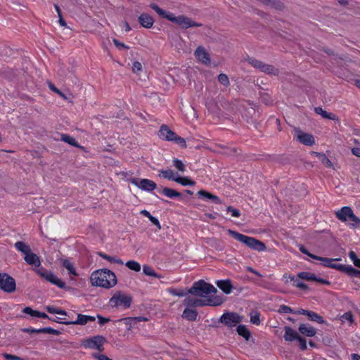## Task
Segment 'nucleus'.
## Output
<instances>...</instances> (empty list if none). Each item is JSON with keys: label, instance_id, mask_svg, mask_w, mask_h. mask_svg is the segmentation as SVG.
I'll list each match as a JSON object with an SVG mask.
<instances>
[{"label": "nucleus", "instance_id": "nucleus-1", "mask_svg": "<svg viewBox=\"0 0 360 360\" xmlns=\"http://www.w3.org/2000/svg\"><path fill=\"white\" fill-rule=\"evenodd\" d=\"M90 281L93 286L101 287L105 289L114 287L117 283L115 273L108 269H101L93 271L90 276Z\"/></svg>", "mask_w": 360, "mask_h": 360}, {"label": "nucleus", "instance_id": "nucleus-2", "mask_svg": "<svg viewBox=\"0 0 360 360\" xmlns=\"http://www.w3.org/2000/svg\"><path fill=\"white\" fill-rule=\"evenodd\" d=\"M150 7L154 10L159 15L177 24L182 29H188L191 27H201L202 25L201 23L196 22L192 20L191 18L185 15L175 16L172 13H169L162 9L156 4H150Z\"/></svg>", "mask_w": 360, "mask_h": 360}, {"label": "nucleus", "instance_id": "nucleus-3", "mask_svg": "<svg viewBox=\"0 0 360 360\" xmlns=\"http://www.w3.org/2000/svg\"><path fill=\"white\" fill-rule=\"evenodd\" d=\"M228 233L233 238L243 243L253 250L262 252L266 250V245L265 243L255 238L243 235L231 229H229Z\"/></svg>", "mask_w": 360, "mask_h": 360}, {"label": "nucleus", "instance_id": "nucleus-4", "mask_svg": "<svg viewBox=\"0 0 360 360\" xmlns=\"http://www.w3.org/2000/svg\"><path fill=\"white\" fill-rule=\"evenodd\" d=\"M14 247L18 251L25 255L24 260L27 264L34 266L35 267L40 266L41 261L39 257L32 252L29 245L23 241H17L14 244Z\"/></svg>", "mask_w": 360, "mask_h": 360}, {"label": "nucleus", "instance_id": "nucleus-5", "mask_svg": "<svg viewBox=\"0 0 360 360\" xmlns=\"http://www.w3.org/2000/svg\"><path fill=\"white\" fill-rule=\"evenodd\" d=\"M217 292V288L204 280L195 282L192 287L188 290V293L198 297H206L211 293L215 294Z\"/></svg>", "mask_w": 360, "mask_h": 360}, {"label": "nucleus", "instance_id": "nucleus-6", "mask_svg": "<svg viewBox=\"0 0 360 360\" xmlns=\"http://www.w3.org/2000/svg\"><path fill=\"white\" fill-rule=\"evenodd\" d=\"M246 103L248 106L243 105L244 112L243 116L245 118L247 123L253 125L257 129L258 124L257 120L259 117L258 106L251 101H247Z\"/></svg>", "mask_w": 360, "mask_h": 360}, {"label": "nucleus", "instance_id": "nucleus-7", "mask_svg": "<svg viewBox=\"0 0 360 360\" xmlns=\"http://www.w3.org/2000/svg\"><path fill=\"white\" fill-rule=\"evenodd\" d=\"M107 342L106 338L103 335H96L82 340L81 345L85 348L97 349L100 352L104 350L103 345Z\"/></svg>", "mask_w": 360, "mask_h": 360}, {"label": "nucleus", "instance_id": "nucleus-8", "mask_svg": "<svg viewBox=\"0 0 360 360\" xmlns=\"http://www.w3.org/2000/svg\"><path fill=\"white\" fill-rule=\"evenodd\" d=\"M246 60L255 68L259 70L262 72L271 75H278L279 74V70L272 65L266 64L261 60L249 56Z\"/></svg>", "mask_w": 360, "mask_h": 360}, {"label": "nucleus", "instance_id": "nucleus-9", "mask_svg": "<svg viewBox=\"0 0 360 360\" xmlns=\"http://www.w3.org/2000/svg\"><path fill=\"white\" fill-rule=\"evenodd\" d=\"M132 302V297L130 295H123L120 291H117L110 299L109 303L112 307H117L123 304L125 309L129 308Z\"/></svg>", "mask_w": 360, "mask_h": 360}, {"label": "nucleus", "instance_id": "nucleus-10", "mask_svg": "<svg viewBox=\"0 0 360 360\" xmlns=\"http://www.w3.org/2000/svg\"><path fill=\"white\" fill-rule=\"evenodd\" d=\"M243 316L236 312L227 311L222 314L219 319V322L224 324L229 328H233L237 324L241 323Z\"/></svg>", "mask_w": 360, "mask_h": 360}, {"label": "nucleus", "instance_id": "nucleus-11", "mask_svg": "<svg viewBox=\"0 0 360 360\" xmlns=\"http://www.w3.org/2000/svg\"><path fill=\"white\" fill-rule=\"evenodd\" d=\"M338 219L342 221H346L347 219L360 225V219L353 212L352 208L349 206H345L335 212Z\"/></svg>", "mask_w": 360, "mask_h": 360}, {"label": "nucleus", "instance_id": "nucleus-12", "mask_svg": "<svg viewBox=\"0 0 360 360\" xmlns=\"http://www.w3.org/2000/svg\"><path fill=\"white\" fill-rule=\"evenodd\" d=\"M129 181L146 191H153L157 188V184L153 181L147 179L131 178Z\"/></svg>", "mask_w": 360, "mask_h": 360}, {"label": "nucleus", "instance_id": "nucleus-13", "mask_svg": "<svg viewBox=\"0 0 360 360\" xmlns=\"http://www.w3.org/2000/svg\"><path fill=\"white\" fill-rule=\"evenodd\" d=\"M1 290L7 293H13L16 290L15 280L6 273H1Z\"/></svg>", "mask_w": 360, "mask_h": 360}, {"label": "nucleus", "instance_id": "nucleus-14", "mask_svg": "<svg viewBox=\"0 0 360 360\" xmlns=\"http://www.w3.org/2000/svg\"><path fill=\"white\" fill-rule=\"evenodd\" d=\"M314 259L321 261L323 262V265L326 267H329L331 269H334L336 270H338L340 271H342L341 267L343 266V264H333V262L334 261H340V258H335V259H330L328 257H323L320 256L314 257Z\"/></svg>", "mask_w": 360, "mask_h": 360}, {"label": "nucleus", "instance_id": "nucleus-15", "mask_svg": "<svg viewBox=\"0 0 360 360\" xmlns=\"http://www.w3.org/2000/svg\"><path fill=\"white\" fill-rule=\"evenodd\" d=\"M95 320H96L95 316L78 314L77 320L65 321L64 322H61V323L65 324V325H82V326H84V325H86L88 321H94Z\"/></svg>", "mask_w": 360, "mask_h": 360}, {"label": "nucleus", "instance_id": "nucleus-16", "mask_svg": "<svg viewBox=\"0 0 360 360\" xmlns=\"http://www.w3.org/2000/svg\"><path fill=\"white\" fill-rule=\"evenodd\" d=\"M195 56L197 59L206 65H209L211 63L210 53L204 49V47L200 46L195 51Z\"/></svg>", "mask_w": 360, "mask_h": 360}, {"label": "nucleus", "instance_id": "nucleus-17", "mask_svg": "<svg viewBox=\"0 0 360 360\" xmlns=\"http://www.w3.org/2000/svg\"><path fill=\"white\" fill-rule=\"evenodd\" d=\"M298 313L301 315L307 316L309 320L311 321H315L321 324L326 323V321L323 318L315 311L300 309L298 310Z\"/></svg>", "mask_w": 360, "mask_h": 360}, {"label": "nucleus", "instance_id": "nucleus-18", "mask_svg": "<svg viewBox=\"0 0 360 360\" xmlns=\"http://www.w3.org/2000/svg\"><path fill=\"white\" fill-rule=\"evenodd\" d=\"M297 140L302 144L308 146H311L315 143V140L312 134L304 133L301 130H297Z\"/></svg>", "mask_w": 360, "mask_h": 360}, {"label": "nucleus", "instance_id": "nucleus-19", "mask_svg": "<svg viewBox=\"0 0 360 360\" xmlns=\"http://www.w3.org/2000/svg\"><path fill=\"white\" fill-rule=\"evenodd\" d=\"M176 133L170 129L167 124H162L158 131V136L167 141H172Z\"/></svg>", "mask_w": 360, "mask_h": 360}, {"label": "nucleus", "instance_id": "nucleus-20", "mask_svg": "<svg viewBox=\"0 0 360 360\" xmlns=\"http://www.w3.org/2000/svg\"><path fill=\"white\" fill-rule=\"evenodd\" d=\"M183 304L188 307H191L194 309L197 307H205L207 306V303L205 300L198 299V298H191L188 297L185 298L183 301Z\"/></svg>", "mask_w": 360, "mask_h": 360}, {"label": "nucleus", "instance_id": "nucleus-21", "mask_svg": "<svg viewBox=\"0 0 360 360\" xmlns=\"http://www.w3.org/2000/svg\"><path fill=\"white\" fill-rule=\"evenodd\" d=\"M216 285L220 290H222L223 292L226 295H229L233 288L231 281L230 279L219 280L216 282Z\"/></svg>", "mask_w": 360, "mask_h": 360}, {"label": "nucleus", "instance_id": "nucleus-22", "mask_svg": "<svg viewBox=\"0 0 360 360\" xmlns=\"http://www.w3.org/2000/svg\"><path fill=\"white\" fill-rule=\"evenodd\" d=\"M283 329L285 330L283 338L287 342H292L294 340H297L298 338L300 335L296 330H295L290 326H285Z\"/></svg>", "mask_w": 360, "mask_h": 360}, {"label": "nucleus", "instance_id": "nucleus-23", "mask_svg": "<svg viewBox=\"0 0 360 360\" xmlns=\"http://www.w3.org/2000/svg\"><path fill=\"white\" fill-rule=\"evenodd\" d=\"M146 321L148 319L144 316L127 317L120 319L118 321H122L125 325L128 326L127 330H131L132 325L140 321Z\"/></svg>", "mask_w": 360, "mask_h": 360}, {"label": "nucleus", "instance_id": "nucleus-24", "mask_svg": "<svg viewBox=\"0 0 360 360\" xmlns=\"http://www.w3.org/2000/svg\"><path fill=\"white\" fill-rule=\"evenodd\" d=\"M198 313L195 309L186 307L183 311L181 317L188 321H195L197 320Z\"/></svg>", "mask_w": 360, "mask_h": 360}, {"label": "nucleus", "instance_id": "nucleus-25", "mask_svg": "<svg viewBox=\"0 0 360 360\" xmlns=\"http://www.w3.org/2000/svg\"><path fill=\"white\" fill-rule=\"evenodd\" d=\"M139 22L142 27L150 28L154 23V20L151 15L144 13L139 17Z\"/></svg>", "mask_w": 360, "mask_h": 360}, {"label": "nucleus", "instance_id": "nucleus-26", "mask_svg": "<svg viewBox=\"0 0 360 360\" xmlns=\"http://www.w3.org/2000/svg\"><path fill=\"white\" fill-rule=\"evenodd\" d=\"M1 74L4 77L9 81H14L18 78V72L17 70L10 68L8 67L4 68V70L1 71Z\"/></svg>", "mask_w": 360, "mask_h": 360}, {"label": "nucleus", "instance_id": "nucleus-27", "mask_svg": "<svg viewBox=\"0 0 360 360\" xmlns=\"http://www.w3.org/2000/svg\"><path fill=\"white\" fill-rule=\"evenodd\" d=\"M198 195H199V197L210 200L216 204L221 203V200L217 195H214L212 193H210L205 190L199 191L198 192Z\"/></svg>", "mask_w": 360, "mask_h": 360}, {"label": "nucleus", "instance_id": "nucleus-28", "mask_svg": "<svg viewBox=\"0 0 360 360\" xmlns=\"http://www.w3.org/2000/svg\"><path fill=\"white\" fill-rule=\"evenodd\" d=\"M46 281L53 285H57L58 288H60L61 289L68 288L65 285V283L62 281L60 278H58L52 272H49V276L46 278Z\"/></svg>", "mask_w": 360, "mask_h": 360}, {"label": "nucleus", "instance_id": "nucleus-29", "mask_svg": "<svg viewBox=\"0 0 360 360\" xmlns=\"http://www.w3.org/2000/svg\"><path fill=\"white\" fill-rule=\"evenodd\" d=\"M311 155H314L317 157L323 165H325V167L328 168H332L333 167V165L332 162L328 158V157L326 155V154L319 152L312 151L311 152Z\"/></svg>", "mask_w": 360, "mask_h": 360}, {"label": "nucleus", "instance_id": "nucleus-30", "mask_svg": "<svg viewBox=\"0 0 360 360\" xmlns=\"http://www.w3.org/2000/svg\"><path fill=\"white\" fill-rule=\"evenodd\" d=\"M341 272L346 274L350 277L360 278V270L356 269L352 266H347L343 264V266L341 267Z\"/></svg>", "mask_w": 360, "mask_h": 360}, {"label": "nucleus", "instance_id": "nucleus-31", "mask_svg": "<svg viewBox=\"0 0 360 360\" xmlns=\"http://www.w3.org/2000/svg\"><path fill=\"white\" fill-rule=\"evenodd\" d=\"M298 330L300 333L307 337H314L316 333V330L314 328L307 327L304 323H301Z\"/></svg>", "mask_w": 360, "mask_h": 360}, {"label": "nucleus", "instance_id": "nucleus-32", "mask_svg": "<svg viewBox=\"0 0 360 360\" xmlns=\"http://www.w3.org/2000/svg\"><path fill=\"white\" fill-rule=\"evenodd\" d=\"M314 111L316 113L321 115L323 118L336 121L339 120L338 117L336 115L328 112L327 111L323 110L321 107H316L314 108Z\"/></svg>", "mask_w": 360, "mask_h": 360}, {"label": "nucleus", "instance_id": "nucleus-33", "mask_svg": "<svg viewBox=\"0 0 360 360\" xmlns=\"http://www.w3.org/2000/svg\"><path fill=\"white\" fill-rule=\"evenodd\" d=\"M60 139L63 141H64L72 146L84 150V147L79 145L78 143L77 142V141L75 140V139L68 134H62L60 136Z\"/></svg>", "mask_w": 360, "mask_h": 360}, {"label": "nucleus", "instance_id": "nucleus-34", "mask_svg": "<svg viewBox=\"0 0 360 360\" xmlns=\"http://www.w3.org/2000/svg\"><path fill=\"white\" fill-rule=\"evenodd\" d=\"M205 301L207 306L217 307L223 303L224 300L222 297L220 296H212L207 297Z\"/></svg>", "mask_w": 360, "mask_h": 360}, {"label": "nucleus", "instance_id": "nucleus-35", "mask_svg": "<svg viewBox=\"0 0 360 360\" xmlns=\"http://www.w3.org/2000/svg\"><path fill=\"white\" fill-rule=\"evenodd\" d=\"M238 334L248 341L251 338V333L245 325H239L236 328Z\"/></svg>", "mask_w": 360, "mask_h": 360}, {"label": "nucleus", "instance_id": "nucleus-36", "mask_svg": "<svg viewBox=\"0 0 360 360\" xmlns=\"http://www.w3.org/2000/svg\"><path fill=\"white\" fill-rule=\"evenodd\" d=\"M162 192L165 195L170 198H181L182 195L180 192L167 187H163Z\"/></svg>", "mask_w": 360, "mask_h": 360}, {"label": "nucleus", "instance_id": "nucleus-37", "mask_svg": "<svg viewBox=\"0 0 360 360\" xmlns=\"http://www.w3.org/2000/svg\"><path fill=\"white\" fill-rule=\"evenodd\" d=\"M174 181L180 184L182 186H194L195 184V182L187 176H178L175 178Z\"/></svg>", "mask_w": 360, "mask_h": 360}, {"label": "nucleus", "instance_id": "nucleus-38", "mask_svg": "<svg viewBox=\"0 0 360 360\" xmlns=\"http://www.w3.org/2000/svg\"><path fill=\"white\" fill-rule=\"evenodd\" d=\"M141 214H143V216H145V217H148V218L149 219V220H150V221H151L154 225H155L158 229H161V225H160V224L159 220H158L156 217H155L152 216V215L150 214V213L148 211H147V210H141Z\"/></svg>", "mask_w": 360, "mask_h": 360}, {"label": "nucleus", "instance_id": "nucleus-39", "mask_svg": "<svg viewBox=\"0 0 360 360\" xmlns=\"http://www.w3.org/2000/svg\"><path fill=\"white\" fill-rule=\"evenodd\" d=\"M297 276L303 280L314 281L316 279V275L313 273L308 271H302L298 273Z\"/></svg>", "mask_w": 360, "mask_h": 360}, {"label": "nucleus", "instance_id": "nucleus-40", "mask_svg": "<svg viewBox=\"0 0 360 360\" xmlns=\"http://www.w3.org/2000/svg\"><path fill=\"white\" fill-rule=\"evenodd\" d=\"M143 272L147 276H153L155 278H160L162 277L161 275L158 274L152 267L148 265H143Z\"/></svg>", "mask_w": 360, "mask_h": 360}, {"label": "nucleus", "instance_id": "nucleus-41", "mask_svg": "<svg viewBox=\"0 0 360 360\" xmlns=\"http://www.w3.org/2000/svg\"><path fill=\"white\" fill-rule=\"evenodd\" d=\"M63 266L68 271L69 274L74 276L77 275L73 264H71L68 259L63 260Z\"/></svg>", "mask_w": 360, "mask_h": 360}, {"label": "nucleus", "instance_id": "nucleus-42", "mask_svg": "<svg viewBox=\"0 0 360 360\" xmlns=\"http://www.w3.org/2000/svg\"><path fill=\"white\" fill-rule=\"evenodd\" d=\"M126 266H127L129 269L134 271L136 272H139L141 270V265L139 262L130 260L126 262Z\"/></svg>", "mask_w": 360, "mask_h": 360}, {"label": "nucleus", "instance_id": "nucleus-43", "mask_svg": "<svg viewBox=\"0 0 360 360\" xmlns=\"http://www.w3.org/2000/svg\"><path fill=\"white\" fill-rule=\"evenodd\" d=\"M278 312L281 313V314L290 313V314H299L298 310L297 311L294 310L292 308H290V307L284 305V304H282L280 306V307L278 310Z\"/></svg>", "mask_w": 360, "mask_h": 360}, {"label": "nucleus", "instance_id": "nucleus-44", "mask_svg": "<svg viewBox=\"0 0 360 360\" xmlns=\"http://www.w3.org/2000/svg\"><path fill=\"white\" fill-rule=\"evenodd\" d=\"M161 175L164 178L167 179L169 180H172L174 181L175 178L176 177V176H174V172L171 169H167V170L162 169V170H160L159 176H161Z\"/></svg>", "mask_w": 360, "mask_h": 360}, {"label": "nucleus", "instance_id": "nucleus-45", "mask_svg": "<svg viewBox=\"0 0 360 360\" xmlns=\"http://www.w3.org/2000/svg\"><path fill=\"white\" fill-rule=\"evenodd\" d=\"M47 84H48V86L49 87V89L56 93L57 94H58L61 98H63V99L65 100H67L68 99V97L65 96V94H63L60 89H58L57 87H56L54 86V84L53 83H51V82L50 81H48L47 82Z\"/></svg>", "mask_w": 360, "mask_h": 360}, {"label": "nucleus", "instance_id": "nucleus-46", "mask_svg": "<svg viewBox=\"0 0 360 360\" xmlns=\"http://www.w3.org/2000/svg\"><path fill=\"white\" fill-rule=\"evenodd\" d=\"M259 98L261 100V102H262L265 105H271V104H272L271 98L266 93L260 92L259 93Z\"/></svg>", "mask_w": 360, "mask_h": 360}, {"label": "nucleus", "instance_id": "nucleus-47", "mask_svg": "<svg viewBox=\"0 0 360 360\" xmlns=\"http://www.w3.org/2000/svg\"><path fill=\"white\" fill-rule=\"evenodd\" d=\"M340 319L342 322L347 320L349 322L350 324L353 323L354 321L353 314L351 311L345 312L340 316Z\"/></svg>", "mask_w": 360, "mask_h": 360}, {"label": "nucleus", "instance_id": "nucleus-48", "mask_svg": "<svg viewBox=\"0 0 360 360\" xmlns=\"http://www.w3.org/2000/svg\"><path fill=\"white\" fill-rule=\"evenodd\" d=\"M172 141H173L177 145H179L183 148H186L187 146L186 140L184 138L178 136L176 134L174 136V139L172 140Z\"/></svg>", "mask_w": 360, "mask_h": 360}, {"label": "nucleus", "instance_id": "nucleus-49", "mask_svg": "<svg viewBox=\"0 0 360 360\" xmlns=\"http://www.w3.org/2000/svg\"><path fill=\"white\" fill-rule=\"evenodd\" d=\"M269 6L278 11H283L285 8V5L280 0H271Z\"/></svg>", "mask_w": 360, "mask_h": 360}, {"label": "nucleus", "instance_id": "nucleus-50", "mask_svg": "<svg viewBox=\"0 0 360 360\" xmlns=\"http://www.w3.org/2000/svg\"><path fill=\"white\" fill-rule=\"evenodd\" d=\"M40 332H41V333H49V334H52V335H59L61 334L60 331L53 329L50 327L42 328H41Z\"/></svg>", "mask_w": 360, "mask_h": 360}, {"label": "nucleus", "instance_id": "nucleus-51", "mask_svg": "<svg viewBox=\"0 0 360 360\" xmlns=\"http://www.w3.org/2000/svg\"><path fill=\"white\" fill-rule=\"evenodd\" d=\"M173 165L180 172H184L186 170L185 165L183 162L177 158L173 160Z\"/></svg>", "mask_w": 360, "mask_h": 360}, {"label": "nucleus", "instance_id": "nucleus-52", "mask_svg": "<svg viewBox=\"0 0 360 360\" xmlns=\"http://www.w3.org/2000/svg\"><path fill=\"white\" fill-rule=\"evenodd\" d=\"M259 314L257 311H255V314L252 312L250 313V322L252 324L259 325L260 324V317Z\"/></svg>", "mask_w": 360, "mask_h": 360}, {"label": "nucleus", "instance_id": "nucleus-53", "mask_svg": "<svg viewBox=\"0 0 360 360\" xmlns=\"http://www.w3.org/2000/svg\"><path fill=\"white\" fill-rule=\"evenodd\" d=\"M218 81L224 86H227L229 84V79L226 74L221 73L218 76Z\"/></svg>", "mask_w": 360, "mask_h": 360}, {"label": "nucleus", "instance_id": "nucleus-54", "mask_svg": "<svg viewBox=\"0 0 360 360\" xmlns=\"http://www.w3.org/2000/svg\"><path fill=\"white\" fill-rule=\"evenodd\" d=\"M169 292L173 295L178 297H184L188 293V291L186 292L184 290H176L175 288H169Z\"/></svg>", "mask_w": 360, "mask_h": 360}, {"label": "nucleus", "instance_id": "nucleus-55", "mask_svg": "<svg viewBox=\"0 0 360 360\" xmlns=\"http://www.w3.org/2000/svg\"><path fill=\"white\" fill-rule=\"evenodd\" d=\"M226 211L228 212H231L232 217H239L240 216V212L239 210L234 208L232 206H228L226 207Z\"/></svg>", "mask_w": 360, "mask_h": 360}, {"label": "nucleus", "instance_id": "nucleus-56", "mask_svg": "<svg viewBox=\"0 0 360 360\" xmlns=\"http://www.w3.org/2000/svg\"><path fill=\"white\" fill-rule=\"evenodd\" d=\"M297 341L299 342V347L301 350L304 351V350L307 349V340L304 338L300 335V337L297 339Z\"/></svg>", "mask_w": 360, "mask_h": 360}, {"label": "nucleus", "instance_id": "nucleus-57", "mask_svg": "<svg viewBox=\"0 0 360 360\" xmlns=\"http://www.w3.org/2000/svg\"><path fill=\"white\" fill-rule=\"evenodd\" d=\"M23 313L30 315L32 317H36L37 310H34L30 307H25L22 311Z\"/></svg>", "mask_w": 360, "mask_h": 360}, {"label": "nucleus", "instance_id": "nucleus-58", "mask_svg": "<svg viewBox=\"0 0 360 360\" xmlns=\"http://www.w3.org/2000/svg\"><path fill=\"white\" fill-rule=\"evenodd\" d=\"M2 355L6 360H25L23 358L7 353H4Z\"/></svg>", "mask_w": 360, "mask_h": 360}, {"label": "nucleus", "instance_id": "nucleus-59", "mask_svg": "<svg viewBox=\"0 0 360 360\" xmlns=\"http://www.w3.org/2000/svg\"><path fill=\"white\" fill-rule=\"evenodd\" d=\"M294 285L302 290H308L309 289V286L306 283L299 281H295L294 283Z\"/></svg>", "mask_w": 360, "mask_h": 360}, {"label": "nucleus", "instance_id": "nucleus-60", "mask_svg": "<svg viewBox=\"0 0 360 360\" xmlns=\"http://www.w3.org/2000/svg\"><path fill=\"white\" fill-rule=\"evenodd\" d=\"M142 70V65L141 63L136 61L132 65V71L134 73H138Z\"/></svg>", "mask_w": 360, "mask_h": 360}, {"label": "nucleus", "instance_id": "nucleus-61", "mask_svg": "<svg viewBox=\"0 0 360 360\" xmlns=\"http://www.w3.org/2000/svg\"><path fill=\"white\" fill-rule=\"evenodd\" d=\"M92 356L97 360H112L106 355L98 353H93Z\"/></svg>", "mask_w": 360, "mask_h": 360}, {"label": "nucleus", "instance_id": "nucleus-62", "mask_svg": "<svg viewBox=\"0 0 360 360\" xmlns=\"http://www.w3.org/2000/svg\"><path fill=\"white\" fill-rule=\"evenodd\" d=\"M112 42L116 46V47L118 48V49H121V48H124V49H129V47L128 46L125 45L122 42H120L117 39H115V38L112 39Z\"/></svg>", "mask_w": 360, "mask_h": 360}, {"label": "nucleus", "instance_id": "nucleus-63", "mask_svg": "<svg viewBox=\"0 0 360 360\" xmlns=\"http://www.w3.org/2000/svg\"><path fill=\"white\" fill-rule=\"evenodd\" d=\"M96 317H97V319L98 320V323L100 325H101V326L104 325V324H105V323H107L110 321V318L103 317V316H102L101 315H99V314H98L96 316Z\"/></svg>", "mask_w": 360, "mask_h": 360}, {"label": "nucleus", "instance_id": "nucleus-64", "mask_svg": "<svg viewBox=\"0 0 360 360\" xmlns=\"http://www.w3.org/2000/svg\"><path fill=\"white\" fill-rule=\"evenodd\" d=\"M299 249H300V251L302 253H303V254H304V255H306L309 256V257H311V258H312V259H314V257H316V255H315L311 254V252H309L308 251V250H307L305 247H304L303 245H300Z\"/></svg>", "mask_w": 360, "mask_h": 360}]
</instances>
